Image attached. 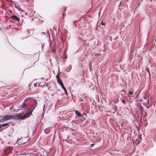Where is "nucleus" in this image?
<instances>
[{
	"mask_svg": "<svg viewBox=\"0 0 156 156\" xmlns=\"http://www.w3.org/2000/svg\"><path fill=\"white\" fill-rule=\"evenodd\" d=\"M48 32H49L48 31V30H47V34H48V35H49V34L48 33Z\"/></svg>",
	"mask_w": 156,
	"mask_h": 156,
	"instance_id": "nucleus-36",
	"label": "nucleus"
},
{
	"mask_svg": "<svg viewBox=\"0 0 156 156\" xmlns=\"http://www.w3.org/2000/svg\"><path fill=\"white\" fill-rule=\"evenodd\" d=\"M62 89L64 90L65 94L67 95H68V93L66 89V88H65V87L63 86L62 87H61Z\"/></svg>",
	"mask_w": 156,
	"mask_h": 156,
	"instance_id": "nucleus-12",
	"label": "nucleus"
},
{
	"mask_svg": "<svg viewBox=\"0 0 156 156\" xmlns=\"http://www.w3.org/2000/svg\"><path fill=\"white\" fill-rule=\"evenodd\" d=\"M26 118L25 115L23 116H21L19 114H15V119L19 120L21 119H24Z\"/></svg>",
	"mask_w": 156,
	"mask_h": 156,
	"instance_id": "nucleus-2",
	"label": "nucleus"
},
{
	"mask_svg": "<svg viewBox=\"0 0 156 156\" xmlns=\"http://www.w3.org/2000/svg\"><path fill=\"white\" fill-rule=\"evenodd\" d=\"M145 69H146V71H147V72L148 73L149 75L150 76V71H149V68L148 67L146 68Z\"/></svg>",
	"mask_w": 156,
	"mask_h": 156,
	"instance_id": "nucleus-15",
	"label": "nucleus"
},
{
	"mask_svg": "<svg viewBox=\"0 0 156 156\" xmlns=\"http://www.w3.org/2000/svg\"><path fill=\"white\" fill-rule=\"evenodd\" d=\"M146 107L147 108H149V107L147 106H146Z\"/></svg>",
	"mask_w": 156,
	"mask_h": 156,
	"instance_id": "nucleus-44",
	"label": "nucleus"
},
{
	"mask_svg": "<svg viewBox=\"0 0 156 156\" xmlns=\"http://www.w3.org/2000/svg\"><path fill=\"white\" fill-rule=\"evenodd\" d=\"M80 100L81 101H83V99L81 97H80Z\"/></svg>",
	"mask_w": 156,
	"mask_h": 156,
	"instance_id": "nucleus-26",
	"label": "nucleus"
},
{
	"mask_svg": "<svg viewBox=\"0 0 156 156\" xmlns=\"http://www.w3.org/2000/svg\"><path fill=\"white\" fill-rule=\"evenodd\" d=\"M69 138V136H67V138Z\"/></svg>",
	"mask_w": 156,
	"mask_h": 156,
	"instance_id": "nucleus-49",
	"label": "nucleus"
},
{
	"mask_svg": "<svg viewBox=\"0 0 156 156\" xmlns=\"http://www.w3.org/2000/svg\"><path fill=\"white\" fill-rule=\"evenodd\" d=\"M48 79H47V80H46V81H48Z\"/></svg>",
	"mask_w": 156,
	"mask_h": 156,
	"instance_id": "nucleus-52",
	"label": "nucleus"
},
{
	"mask_svg": "<svg viewBox=\"0 0 156 156\" xmlns=\"http://www.w3.org/2000/svg\"><path fill=\"white\" fill-rule=\"evenodd\" d=\"M63 18H64V17H63L62 19H63Z\"/></svg>",
	"mask_w": 156,
	"mask_h": 156,
	"instance_id": "nucleus-54",
	"label": "nucleus"
},
{
	"mask_svg": "<svg viewBox=\"0 0 156 156\" xmlns=\"http://www.w3.org/2000/svg\"><path fill=\"white\" fill-rule=\"evenodd\" d=\"M138 103H136V106L137 108L141 112H143L144 111L143 108L141 105V102H140V104L138 105Z\"/></svg>",
	"mask_w": 156,
	"mask_h": 156,
	"instance_id": "nucleus-3",
	"label": "nucleus"
},
{
	"mask_svg": "<svg viewBox=\"0 0 156 156\" xmlns=\"http://www.w3.org/2000/svg\"><path fill=\"white\" fill-rule=\"evenodd\" d=\"M35 109V107L33 108L32 109L30 110L27 113L25 114V117L27 118H28L30 117V115H31L32 114L34 110Z\"/></svg>",
	"mask_w": 156,
	"mask_h": 156,
	"instance_id": "nucleus-5",
	"label": "nucleus"
},
{
	"mask_svg": "<svg viewBox=\"0 0 156 156\" xmlns=\"http://www.w3.org/2000/svg\"><path fill=\"white\" fill-rule=\"evenodd\" d=\"M57 80L58 83L61 87L63 86V83L62 82V81L60 78H59V79H57Z\"/></svg>",
	"mask_w": 156,
	"mask_h": 156,
	"instance_id": "nucleus-8",
	"label": "nucleus"
},
{
	"mask_svg": "<svg viewBox=\"0 0 156 156\" xmlns=\"http://www.w3.org/2000/svg\"><path fill=\"white\" fill-rule=\"evenodd\" d=\"M42 33L44 35H46V34L44 32H42Z\"/></svg>",
	"mask_w": 156,
	"mask_h": 156,
	"instance_id": "nucleus-37",
	"label": "nucleus"
},
{
	"mask_svg": "<svg viewBox=\"0 0 156 156\" xmlns=\"http://www.w3.org/2000/svg\"><path fill=\"white\" fill-rule=\"evenodd\" d=\"M30 66V67H32V66Z\"/></svg>",
	"mask_w": 156,
	"mask_h": 156,
	"instance_id": "nucleus-48",
	"label": "nucleus"
},
{
	"mask_svg": "<svg viewBox=\"0 0 156 156\" xmlns=\"http://www.w3.org/2000/svg\"><path fill=\"white\" fill-rule=\"evenodd\" d=\"M122 2V1H121V2H120V3L119 4V5H118V6L119 7L120 6V4H121V3Z\"/></svg>",
	"mask_w": 156,
	"mask_h": 156,
	"instance_id": "nucleus-34",
	"label": "nucleus"
},
{
	"mask_svg": "<svg viewBox=\"0 0 156 156\" xmlns=\"http://www.w3.org/2000/svg\"><path fill=\"white\" fill-rule=\"evenodd\" d=\"M10 12H11V13H12V11H10Z\"/></svg>",
	"mask_w": 156,
	"mask_h": 156,
	"instance_id": "nucleus-53",
	"label": "nucleus"
},
{
	"mask_svg": "<svg viewBox=\"0 0 156 156\" xmlns=\"http://www.w3.org/2000/svg\"><path fill=\"white\" fill-rule=\"evenodd\" d=\"M117 39V37H116V38H114V39H113V40H115L116 39Z\"/></svg>",
	"mask_w": 156,
	"mask_h": 156,
	"instance_id": "nucleus-41",
	"label": "nucleus"
},
{
	"mask_svg": "<svg viewBox=\"0 0 156 156\" xmlns=\"http://www.w3.org/2000/svg\"><path fill=\"white\" fill-rule=\"evenodd\" d=\"M74 112H75V113L76 116H78L81 118H83L84 117L78 111L74 110Z\"/></svg>",
	"mask_w": 156,
	"mask_h": 156,
	"instance_id": "nucleus-7",
	"label": "nucleus"
},
{
	"mask_svg": "<svg viewBox=\"0 0 156 156\" xmlns=\"http://www.w3.org/2000/svg\"><path fill=\"white\" fill-rule=\"evenodd\" d=\"M62 15L63 16V15H63V14H62Z\"/></svg>",
	"mask_w": 156,
	"mask_h": 156,
	"instance_id": "nucleus-51",
	"label": "nucleus"
},
{
	"mask_svg": "<svg viewBox=\"0 0 156 156\" xmlns=\"http://www.w3.org/2000/svg\"><path fill=\"white\" fill-rule=\"evenodd\" d=\"M95 149V148L93 149V148H90V149H90V150H94V149Z\"/></svg>",
	"mask_w": 156,
	"mask_h": 156,
	"instance_id": "nucleus-42",
	"label": "nucleus"
},
{
	"mask_svg": "<svg viewBox=\"0 0 156 156\" xmlns=\"http://www.w3.org/2000/svg\"><path fill=\"white\" fill-rule=\"evenodd\" d=\"M142 138L141 137H139V139L135 140V143L136 144H138L139 142L141 140Z\"/></svg>",
	"mask_w": 156,
	"mask_h": 156,
	"instance_id": "nucleus-11",
	"label": "nucleus"
},
{
	"mask_svg": "<svg viewBox=\"0 0 156 156\" xmlns=\"http://www.w3.org/2000/svg\"><path fill=\"white\" fill-rule=\"evenodd\" d=\"M44 107H45V105H43V110H44Z\"/></svg>",
	"mask_w": 156,
	"mask_h": 156,
	"instance_id": "nucleus-40",
	"label": "nucleus"
},
{
	"mask_svg": "<svg viewBox=\"0 0 156 156\" xmlns=\"http://www.w3.org/2000/svg\"><path fill=\"white\" fill-rule=\"evenodd\" d=\"M13 108V106L9 108V110L11 111Z\"/></svg>",
	"mask_w": 156,
	"mask_h": 156,
	"instance_id": "nucleus-22",
	"label": "nucleus"
},
{
	"mask_svg": "<svg viewBox=\"0 0 156 156\" xmlns=\"http://www.w3.org/2000/svg\"><path fill=\"white\" fill-rule=\"evenodd\" d=\"M10 19L14 20L16 21L19 22L20 21V19L16 15H12L10 16Z\"/></svg>",
	"mask_w": 156,
	"mask_h": 156,
	"instance_id": "nucleus-6",
	"label": "nucleus"
},
{
	"mask_svg": "<svg viewBox=\"0 0 156 156\" xmlns=\"http://www.w3.org/2000/svg\"><path fill=\"white\" fill-rule=\"evenodd\" d=\"M9 124L8 122H6L0 124V129H1L2 127L8 125Z\"/></svg>",
	"mask_w": 156,
	"mask_h": 156,
	"instance_id": "nucleus-10",
	"label": "nucleus"
},
{
	"mask_svg": "<svg viewBox=\"0 0 156 156\" xmlns=\"http://www.w3.org/2000/svg\"><path fill=\"white\" fill-rule=\"evenodd\" d=\"M26 103H25V102H23L22 105H21V107L22 108H24L25 107H26Z\"/></svg>",
	"mask_w": 156,
	"mask_h": 156,
	"instance_id": "nucleus-14",
	"label": "nucleus"
},
{
	"mask_svg": "<svg viewBox=\"0 0 156 156\" xmlns=\"http://www.w3.org/2000/svg\"><path fill=\"white\" fill-rule=\"evenodd\" d=\"M46 86H48V85L47 84H46Z\"/></svg>",
	"mask_w": 156,
	"mask_h": 156,
	"instance_id": "nucleus-50",
	"label": "nucleus"
},
{
	"mask_svg": "<svg viewBox=\"0 0 156 156\" xmlns=\"http://www.w3.org/2000/svg\"><path fill=\"white\" fill-rule=\"evenodd\" d=\"M28 101V99H27V98H26L24 99L23 102L26 103V102H27Z\"/></svg>",
	"mask_w": 156,
	"mask_h": 156,
	"instance_id": "nucleus-18",
	"label": "nucleus"
},
{
	"mask_svg": "<svg viewBox=\"0 0 156 156\" xmlns=\"http://www.w3.org/2000/svg\"><path fill=\"white\" fill-rule=\"evenodd\" d=\"M2 130H0V133L1 132V131H2Z\"/></svg>",
	"mask_w": 156,
	"mask_h": 156,
	"instance_id": "nucleus-45",
	"label": "nucleus"
},
{
	"mask_svg": "<svg viewBox=\"0 0 156 156\" xmlns=\"http://www.w3.org/2000/svg\"><path fill=\"white\" fill-rule=\"evenodd\" d=\"M27 99H28V100H33V99H34L33 98L31 97H27Z\"/></svg>",
	"mask_w": 156,
	"mask_h": 156,
	"instance_id": "nucleus-17",
	"label": "nucleus"
},
{
	"mask_svg": "<svg viewBox=\"0 0 156 156\" xmlns=\"http://www.w3.org/2000/svg\"><path fill=\"white\" fill-rule=\"evenodd\" d=\"M34 87H36L37 86V83H34Z\"/></svg>",
	"mask_w": 156,
	"mask_h": 156,
	"instance_id": "nucleus-27",
	"label": "nucleus"
},
{
	"mask_svg": "<svg viewBox=\"0 0 156 156\" xmlns=\"http://www.w3.org/2000/svg\"><path fill=\"white\" fill-rule=\"evenodd\" d=\"M129 92L128 94L130 95L133 94V93L134 90L131 87L129 88Z\"/></svg>",
	"mask_w": 156,
	"mask_h": 156,
	"instance_id": "nucleus-9",
	"label": "nucleus"
},
{
	"mask_svg": "<svg viewBox=\"0 0 156 156\" xmlns=\"http://www.w3.org/2000/svg\"><path fill=\"white\" fill-rule=\"evenodd\" d=\"M44 86H45V85H44V86H43V87H44Z\"/></svg>",
	"mask_w": 156,
	"mask_h": 156,
	"instance_id": "nucleus-46",
	"label": "nucleus"
},
{
	"mask_svg": "<svg viewBox=\"0 0 156 156\" xmlns=\"http://www.w3.org/2000/svg\"><path fill=\"white\" fill-rule=\"evenodd\" d=\"M33 104L31 105L30 106V107L31 109H32L34 107H35V108L37 106V100L36 99H33Z\"/></svg>",
	"mask_w": 156,
	"mask_h": 156,
	"instance_id": "nucleus-4",
	"label": "nucleus"
},
{
	"mask_svg": "<svg viewBox=\"0 0 156 156\" xmlns=\"http://www.w3.org/2000/svg\"><path fill=\"white\" fill-rule=\"evenodd\" d=\"M58 70H60V69H59V67H58Z\"/></svg>",
	"mask_w": 156,
	"mask_h": 156,
	"instance_id": "nucleus-43",
	"label": "nucleus"
},
{
	"mask_svg": "<svg viewBox=\"0 0 156 156\" xmlns=\"http://www.w3.org/2000/svg\"><path fill=\"white\" fill-rule=\"evenodd\" d=\"M109 39L110 41H112V37L111 36H110L109 37Z\"/></svg>",
	"mask_w": 156,
	"mask_h": 156,
	"instance_id": "nucleus-21",
	"label": "nucleus"
},
{
	"mask_svg": "<svg viewBox=\"0 0 156 156\" xmlns=\"http://www.w3.org/2000/svg\"><path fill=\"white\" fill-rule=\"evenodd\" d=\"M100 13H101L100 12H98L99 16H100Z\"/></svg>",
	"mask_w": 156,
	"mask_h": 156,
	"instance_id": "nucleus-35",
	"label": "nucleus"
},
{
	"mask_svg": "<svg viewBox=\"0 0 156 156\" xmlns=\"http://www.w3.org/2000/svg\"><path fill=\"white\" fill-rule=\"evenodd\" d=\"M149 98H148L147 100V105L149 104Z\"/></svg>",
	"mask_w": 156,
	"mask_h": 156,
	"instance_id": "nucleus-24",
	"label": "nucleus"
},
{
	"mask_svg": "<svg viewBox=\"0 0 156 156\" xmlns=\"http://www.w3.org/2000/svg\"><path fill=\"white\" fill-rule=\"evenodd\" d=\"M34 64H35V63H34L33 65V66H34Z\"/></svg>",
	"mask_w": 156,
	"mask_h": 156,
	"instance_id": "nucleus-47",
	"label": "nucleus"
},
{
	"mask_svg": "<svg viewBox=\"0 0 156 156\" xmlns=\"http://www.w3.org/2000/svg\"><path fill=\"white\" fill-rule=\"evenodd\" d=\"M26 110V109H25V110H24V111L23 112H23V113L24 112H25V111Z\"/></svg>",
	"mask_w": 156,
	"mask_h": 156,
	"instance_id": "nucleus-38",
	"label": "nucleus"
},
{
	"mask_svg": "<svg viewBox=\"0 0 156 156\" xmlns=\"http://www.w3.org/2000/svg\"><path fill=\"white\" fill-rule=\"evenodd\" d=\"M122 91L124 93V95H126V94L127 93L126 91H125L123 90H122Z\"/></svg>",
	"mask_w": 156,
	"mask_h": 156,
	"instance_id": "nucleus-20",
	"label": "nucleus"
},
{
	"mask_svg": "<svg viewBox=\"0 0 156 156\" xmlns=\"http://www.w3.org/2000/svg\"><path fill=\"white\" fill-rule=\"evenodd\" d=\"M2 118L4 121L10 119H15V115H4Z\"/></svg>",
	"mask_w": 156,
	"mask_h": 156,
	"instance_id": "nucleus-1",
	"label": "nucleus"
},
{
	"mask_svg": "<svg viewBox=\"0 0 156 156\" xmlns=\"http://www.w3.org/2000/svg\"><path fill=\"white\" fill-rule=\"evenodd\" d=\"M144 98H145V99H147V97L146 96H144Z\"/></svg>",
	"mask_w": 156,
	"mask_h": 156,
	"instance_id": "nucleus-28",
	"label": "nucleus"
},
{
	"mask_svg": "<svg viewBox=\"0 0 156 156\" xmlns=\"http://www.w3.org/2000/svg\"><path fill=\"white\" fill-rule=\"evenodd\" d=\"M4 122L3 120V118L1 119H0V122Z\"/></svg>",
	"mask_w": 156,
	"mask_h": 156,
	"instance_id": "nucleus-25",
	"label": "nucleus"
},
{
	"mask_svg": "<svg viewBox=\"0 0 156 156\" xmlns=\"http://www.w3.org/2000/svg\"><path fill=\"white\" fill-rule=\"evenodd\" d=\"M66 8H65L64 9V11H63V12H65L66 11Z\"/></svg>",
	"mask_w": 156,
	"mask_h": 156,
	"instance_id": "nucleus-33",
	"label": "nucleus"
},
{
	"mask_svg": "<svg viewBox=\"0 0 156 156\" xmlns=\"http://www.w3.org/2000/svg\"><path fill=\"white\" fill-rule=\"evenodd\" d=\"M140 100L139 99H137L136 101H139ZM142 101V100L141 99H140V102L141 101Z\"/></svg>",
	"mask_w": 156,
	"mask_h": 156,
	"instance_id": "nucleus-29",
	"label": "nucleus"
},
{
	"mask_svg": "<svg viewBox=\"0 0 156 156\" xmlns=\"http://www.w3.org/2000/svg\"><path fill=\"white\" fill-rule=\"evenodd\" d=\"M22 110V109H18L16 111V112H17L18 111H20V110Z\"/></svg>",
	"mask_w": 156,
	"mask_h": 156,
	"instance_id": "nucleus-32",
	"label": "nucleus"
},
{
	"mask_svg": "<svg viewBox=\"0 0 156 156\" xmlns=\"http://www.w3.org/2000/svg\"><path fill=\"white\" fill-rule=\"evenodd\" d=\"M122 102H123V103L124 104L126 103V101L122 99Z\"/></svg>",
	"mask_w": 156,
	"mask_h": 156,
	"instance_id": "nucleus-23",
	"label": "nucleus"
},
{
	"mask_svg": "<svg viewBox=\"0 0 156 156\" xmlns=\"http://www.w3.org/2000/svg\"><path fill=\"white\" fill-rule=\"evenodd\" d=\"M56 77L57 80L59 79V78H60V74H59V73L57 74L56 76Z\"/></svg>",
	"mask_w": 156,
	"mask_h": 156,
	"instance_id": "nucleus-16",
	"label": "nucleus"
},
{
	"mask_svg": "<svg viewBox=\"0 0 156 156\" xmlns=\"http://www.w3.org/2000/svg\"><path fill=\"white\" fill-rule=\"evenodd\" d=\"M59 73V74H60V70H58V73Z\"/></svg>",
	"mask_w": 156,
	"mask_h": 156,
	"instance_id": "nucleus-39",
	"label": "nucleus"
},
{
	"mask_svg": "<svg viewBox=\"0 0 156 156\" xmlns=\"http://www.w3.org/2000/svg\"><path fill=\"white\" fill-rule=\"evenodd\" d=\"M38 87H43V86H41V85H38Z\"/></svg>",
	"mask_w": 156,
	"mask_h": 156,
	"instance_id": "nucleus-31",
	"label": "nucleus"
},
{
	"mask_svg": "<svg viewBox=\"0 0 156 156\" xmlns=\"http://www.w3.org/2000/svg\"><path fill=\"white\" fill-rule=\"evenodd\" d=\"M118 107L117 106H114V112H113V114H114L115 112L117 110Z\"/></svg>",
	"mask_w": 156,
	"mask_h": 156,
	"instance_id": "nucleus-13",
	"label": "nucleus"
},
{
	"mask_svg": "<svg viewBox=\"0 0 156 156\" xmlns=\"http://www.w3.org/2000/svg\"><path fill=\"white\" fill-rule=\"evenodd\" d=\"M101 24L102 25H104L105 24V23H104V22H103V21H101Z\"/></svg>",
	"mask_w": 156,
	"mask_h": 156,
	"instance_id": "nucleus-19",
	"label": "nucleus"
},
{
	"mask_svg": "<svg viewBox=\"0 0 156 156\" xmlns=\"http://www.w3.org/2000/svg\"><path fill=\"white\" fill-rule=\"evenodd\" d=\"M94 143H93V144H90V147H91V146H93L94 144Z\"/></svg>",
	"mask_w": 156,
	"mask_h": 156,
	"instance_id": "nucleus-30",
	"label": "nucleus"
}]
</instances>
